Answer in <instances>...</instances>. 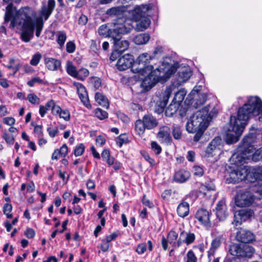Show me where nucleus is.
<instances>
[{"label": "nucleus", "instance_id": "1", "mask_svg": "<svg viewBox=\"0 0 262 262\" xmlns=\"http://www.w3.org/2000/svg\"><path fill=\"white\" fill-rule=\"evenodd\" d=\"M55 6L54 0H49L47 6L42 7L40 16L34 19L35 12L31 8L26 7L19 10L11 4H9L6 9L4 25L10 21V28L17 27L21 31V38L25 42L30 41L34 36L36 30V36L39 37L43 27V17L47 20L52 13Z\"/></svg>", "mask_w": 262, "mask_h": 262}, {"label": "nucleus", "instance_id": "2", "mask_svg": "<svg viewBox=\"0 0 262 262\" xmlns=\"http://www.w3.org/2000/svg\"><path fill=\"white\" fill-rule=\"evenodd\" d=\"M260 115L259 121L262 123V101L257 97H250L247 103L240 107L237 116L230 117V124L226 134L228 144L236 142L242 135L251 116Z\"/></svg>", "mask_w": 262, "mask_h": 262}, {"label": "nucleus", "instance_id": "3", "mask_svg": "<svg viewBox=\"0 0 262 262\" xmlns=\"http://www.w3.org/2000/svg\"><path fill=\"white\" fill-rule=\"evenodd\" d=\"M178 68L177 64L171 66L163 63L159 68L153 70L152 66H147V70L143 71L144 74L137 73L138 78L142 80L141 86L146 90H149L158 82H164L174 73Z\"/></svg>", "mask_w": 262, "mask_h": 262}, {"label": "nucleus", "instance_id": "4", "mask_svg": "<svg viewBox=\"0 0 262 262\" xmlns=\"http://www.w3.org/2000/svg\"><path fill=\"white\" fill-rule=\"evenodd\" d=\"M177 64L179 69L177 75L176 79L173 82V84L166 87L165 90L161 92L159 94V99L157 101L156 106V112L160 114L162 113L166 106L169 97L173 91L174 87H178L186 82L191 76L192 71L190 68L188 67H179L178 63H174L173 65ZM169 65L172 66V64ZM177 70H176L177 71Z\"/></svg>", "mask_w": 262, "mask_h": 262}, {"label": "nucleus", "instance_id": "5", "mask_svg": "<svg viewBox=\"0 0 262 262\" xmlns=\"http://www.w3.org/2000/svg\"><path fill=\"white\" fill-rule=\"evenodd\" d=\"M251 141V137L246 136L244 138L243 147L233 154L230 159L232 164L238 166L251 159L255 162L262 159V147L254 151V147L249 145Z\"/></svg>", "mask_w": 262, "mask_h": 262}, {"label": "nucleus", "instance_id": "6", "mask_svg": "<svg viewBox=\"0 0 262 262\" xmlns=\"http://www.w3.org/2000/svg\"><path fill=\"white\" fill-rule=\"evenodd\" d=\"M209 108L205 106L194 113L189 119L186 125L188 132H193L196 128L206 129L211 119Z\"/></svg>", "mask_w": 262, "mask_h": 262}, {"label": "nucleus", "instance_id": "7", "mask_svg": "<svg viewBox=\"0 0 262 262\" xmlns=\"http://www.w3.org/2000/svg\"><path fill=\"white\" fill-rule=\"evenodd\" d=\"M153 58V57L147 53L140 54L134 62L132 67V71L135 73H142L144 74L143 71L147 70V66H151L147 64Z\"/></svg>", "mask_w": 262, "mask_h": 262}, {"label": "nucleus", "instance_id": "8", "mask_svg": "<svg viewBox=\"0 0 262 262\" xmlns=\"http://www.w3.org/2000/svg\"><path fill=\"white\" fill-rule=\"evenodd\" d=\"M254 196L249 191H239L235 198V204L238 207H247L252 205Z\"/></svg>", "mask_w": 262, "mask_h": 262}, {"label": "nucleus", "instance_id": "9", "mask_svg": "<svg viewBox=\"0 0 262 262\" xmlns=\"http://www.w3.org/2000/svg\"><path fill=\"white\" fill-rule=\"evenodd\" d=\"M249 170V167L239 166L236 169L232 170L229 174V178L227 179L228 183H238L246 177V172Z\"/></svg>", "mask_w": 262, "mask_h": 262}, {"label": "nucleus", "instance_id": "10", "mask_svg": "<svg viewBox=\"0 0 262 262\" xmlns=\"http://www.w3.org/2000/svg\"><path fill=\"white\" fill-rule=\"evenodd\" d=\"M47 106L52 107V114L54 116H58L61 119L66 121L70 120L71 115L70 112L67 109H62L58 105L56 104L55 102L51 99V101L48 103Z\"/></svg>", "mask_w": 262, "mask_h": 262}, {"label": "nucleus", "instance_id": "11", "mask_svg": "<svg viewBox=\"0 0 262 262\" xmlns=\"http://www.w3.org/2000/svg\"><path fill=\"white\" fill-rule=\"evenodd\" d=\"M73 85L77 90V93L79 96L81 101L88 108H91V105L90 103L88 93L85 88L83 84L79 82H74Z\"/></svg>", "mask_w": 262, "mask_h": 262}, {"label": "nucleus", "instance_id": "12", "mask_svg": "<svg viewBox=\"0 0 262 262\" xmlns=\"http://www.w3.org/2000/svg\"><path fill=\"white\" fill-rule=\"evenodd\" d=\"M134 63L133 56L125 54L118 59L116 66L119 70L124 71L130 67L132 68Z\"/></svg>", "mask_w": 262, "mask_h": 262}, {"label": "nucleus", "instance_id": "13", "mask_svg": "<svg viewBox=\"0 0 262 262\" xmlns=\"http://www.w3.org/2000/svg\"><path fill=\"white\" fill-rule=\"evenodd\" d=\"M136 22V29L138 31H143L146 29L150 24V19L142 13H138L135 16Z\"/></svg>", "mask_w": 262, "mask_h": 262}, {"label": "nucleus", "instance_id": "14", "mask_svg": "<svg viewBox=\"0 0 262 262\" xmlns=\"http://www.w3.org/2000/svg\"><path fill=\"white\" fill-rule=\"evenodd\" d=\"M229 214L224 199L219 201L216 207V215L220 221H224Z\"/></svg>", "mask_w": 262, "mask_h": 262}, {"label": "nucleus", "instance_id": "15", "mask_svg": "<svg viewBox=\"0 0 262 262\" xmlns=\"http://www.w3.org/2000/svg\"><path fill=\"white\" fill-rule=\"evenodd\" d=\"M236 238L240 242L249 243L255 240V235L250 231L241 229L237 232Z\"/></svg>", "mask_w": 262, "mask_h": 262}, {"label": "nucleus", "instance_id": "16", "mask_svg": "<svg viewBox=\"0 0 262 262\" xmlns=\"http://www.w3.org/2000/svg\"><path fill=\"white\" fill-rule=\"evenodd\" d=\"M157 138L163 143H169L171 141L170 129L167 126L161 127L157 135Z\"/></svg>", "mask_w": 262, "mask_h": 262}, {"label": "nucleus", "instance_id": "17", "mask_svg": "<svg viewBox=\"0 0 262 262\" xmlns=\"http://www.w3.org/2000/svg\"><path fill=\"white\" fill-rule=\"evenodd\" d=\"M132 29V25L130 23L125 21L123 24H118L113 29V31L114 34L117 35L118 37H120V35L129 33Z\"/></svg>", "mask_w": 262, "mask_h": 262}, {"label": "nucleus", "instance_id": "18", "mask_svg": "<svg viewBox=\"0 0 262 262\" xmlns=\"http://www.w3.org/2000/svg\"><path fill=\"white\" fill-rule=\"evenodd\" d=\"M196 219L202 224L208 226L210 224V214L205 209H199L195 215Z\"/></svg>", "mask_w": 262, "mask_h": 262}, {"label": "nucleus", "instance_id": "19", "mask_svg": "<svg viewBox=\"0 0 262 262\" xmlns=\"http://www.w3.org/2000/svg\"><path fill=\"white\" fill-rule=\"evenodd\" d=\"M142 120L145 124L147 129L150 130L156 127L158 125L157 119L151 115H144Z\"/></svg>", "mask_w": 262, "mask_h": 262}, {"label": "nucleus", "instance_id": "20", "mask_svg": "<svg viewBox=\"0 0 262 262\" xmlns=\"http://www.w3.org/2000/svg\"><path fill=\"white\" fill-rule=\"evenodd\" d=\"M114 40V46L115 52L118 53H122L128 47L129 43L126 40H121L120 37H118L116 39Z\"/></svg>", "mask_w": 262, "mask_h": 262}, {"label": "nucleus", "instance_id": "21", "mask_svg": "<svg viewBox=\"0 0 262 262\" xmlns=\"http://www.w3.org/2000/svg\"><path fill=\"white\" fill-rule=\"evenodd\" d=\"M200 91V89H198L196 86L194 87V89L191 91L190 93L188 96L187 99H192L193 98L192 97V96L195 95V94L197 95L198 97H199L197 99V101L195 103V106L198 107L199 105H202L204 104L207 99V95L205 94H203L201 95H199L198 92Z\"/></svg>", "mask_w": 262, "mask_h": 262}, {"label": "nucleus", "instance_id": "22", "mask_svg": "<svg viewBox=\"0 0 262 262\" xmlns=\"http://www.w3.org/2000/svg\"><path fill=\"white\" fill-rule=\"evenodd\" d=\"M98 34L103 37H110L113 39H116L117 38V35L114 34L113 29L111 30L108 28L107 26L105 24L100 26L97 31Z\"/></svg>", "mask_w": 262, "mask_h": 262}, {"label": "nucleus", "instance_id": "23", "mask_svg": "<svg viewBox=\"0 0 262 262\" xmlns=\"http://www.w3.org/2000/svg\"><path fill=\"white\" fill-rule=\"evenodd\" d=\"M190 176L189 171L181 169L175 173L173 179L176 182L184 183L189 178Z\"/></svg>", "mask_w": 262, "mask_h": 262}, {"label": "nucleus", "instance_id": "24", "mask_svg": "<svg viewBox=\"0 0 262 262\" xmlns=\"http://www.w3.org/2000/svg\"><path fill=\"white\" fill-rule=\"evenodd\" d=\"M45 63L46 67L51 71L57 70L61 65V62L59 60L53 58H46Z\"/></svg>", "mask_w": 262, "mask_h": 262}, {"label": "nucleus", "instance_id": "25", "mask_svg": "<svg viewBox=\"0 0 262 262\" xmlns=\"http://www.w3.org/2000/svg\"><path fill=\"white\" fill-rule=\"evenodd\" d=\"M223 241V238L221 237H215L211 242V247L208 251V258L211 261V256H213L215 250L217 249L221 245Z\"/></svg>", "mask_w": 262, "mask_h": 262}, {"label": "nucleus", "instance_id": "26", "mask_svg": "<svg viewBox=\"0 0 262 262\" xmlns=\"http://www.w3.org/2000/svg\"><path fill=\"white\" fill-rule=\"evenodd\" d=\"M177 212L179 216L184 217L188 215L189 212V206L187 202L180 203L177 208Z\"/></svg>", "mask_w": 262, "mask_h": 262}, {"label": "nucleus", "instance_id": "27", "mask_svg": "<svg viewBox=\"0 0 262 262\" xmlns=\"http://www.w3.org/2000/svg\"><path fill=\"white\" fill-rule=\"evenodd\" d=\"M230 254L237 257H243V245L234 244L230 246L229 248Z\"/></svg>", "mask_w": 262, "mask_h": 262}, {"label": "nucleus", "instance_id": "28", "mask_svg": "<svg viewBox=\"0 0 262 262\" xmlns=\"http://www.w3.org/2000/svg\"><path fill=\"white\" fill-rule=\"evenodd\" d=\"M257 171V169L255 168L251 169L249 167L248 171L246 172V177L245 179L250 183L254 182L259 177Z\"/></svg>", "mask_w": 262, "mask_h": 262}, {"label": "nucleus", "instance_id": "29", "mask_svg": "<svg viewBox=\"0 0 262 262\" xmlns=\"http://www.w3.org/2000/svg\"><path fill=\"white\" fill-rule=\"evenodd\" d=\"M150 36L147 33H142L136 35L133 39V41L137 45L146 44L149 40Z\"/></svg>", "mask_w": 262, "mask_h": 262}, {"label": "nucleus", "instance_id": "30", "mask_svg": "<svg viewBox=\"0 0 262 262\" xmlns=\"http://www.w3.org/2000/svg\"><path fill=\"white\" fill-rule=\"evenodd\" d=\"M146 129L145 127V124L143 120L141 119H138L135 122V131L137 135L139 136H142Z\"/></svg>", "mask_w": 262, "mask_h": 262}, {"label": "nucleus", "instance_id": "31", "mask_svg": "<svg viewBox=\"0 0 262 262\" xmlns=\"http://www.w3.org/2000/svg\"><path fill=\"white\" fill-rule=\"evenodd\" d=\"M187 91L184 89H180L175 94L174 97L172 101L174 102L176 104H178L179 105H180L181 103L184 100Z\"/></svg>", "mask_w": 262, "mask_h": 262}, {"label": "nucleus", "instance_id": "32", "mask_svg": "<svg viewBox=\"0 0 262 262\" xmlns=\"http://www.w3.org/2000/svg\"><path fill=\"white\" fill-rule=\"evenodd\" d=\"M96 101L101 105L108 108V102L107 99L102 94L100 93H96L95 94Z\"/></svg>", "mask_w": 262, "mask_h": 262}, {"label": "nucleus", "instance_id": "33", "mask_svg": "<svg viewBox=\"0 0 262 262\" xmlns=\"http://www.w3.org/2000/svg\"><path fill=\"white\" fill-rule=\"evenodd\" d=\"M179 106L180 105H179L178 104H176L172 101L170 105L168 106V107L166 109V115L168 117L172 116L173 114L176 113L179 107Z\"/></svg>", "mask_w": 262, "mask_h": 262}, {"label": "nucleus", "instance_id": "34", "mask_svg": "<svg viewBox=\"0 0 262 262\" xmlns=\"http://www.w3.org/2000/svg\"><path fill=\"white\" fill-rule=\"evenodd\" d=\"M238 214L242 217V220L245 221L254 216V211L251 209L242 210L238 211Z\"/></svg>", "mask_w": 262, "mask_h": 262}, {"label": "nucleus", "instance_id": "35", "mask_svg": "<svg viewBox=\"0 0 262 262\" xmlns=\"http://www.w3.org/2000/svg\"><path fill=\"white\" fill-rule=\"evenodd\" d=\"M66 71L68 74L70 76L76 77L78 71H77L76 67L71 61H68L66 64Z\"/></svg>", "mask_w": 262, "mask_h": 262}, {"label": "nucleus", "instance_id": "36", "mask_svg": "<svg viewBox=\"0 0 262 262\" xmlns=\"http://www.w3.org/2000/svg\"><path fill=\"white\" fill-rule=\"evenodd\" d=\"M243 257H250L254 253V249L249 245H243Z\"/></svg>", "mask_w": 262, "mask_h": 262}, {"label": "nucleus", "instance_id": "37", "mask_svg": "<svg viewBox=\"0 0 262 262\" xmlns=\"http://www.w3.org/2000/svg\"><path fill=\"white\" fill-rule=\"evenodd\" d=\"M89 70L85 68H82L78 71L75 78L80 80H83L89 76Z\"/></svg>", "mask_w": 262, "mask_h": 262}, {"label": "nucleus", "instance_id": "38", "mask_svg": "<svg viewBox=\"0 0 262 262\" xmlns=\"http://www.w3.org/2000/svg\"><path fill=\"white\" fill-rule=\"evenodd\" d=\"M57 43L62 47L67 39V35L64 31H58L57 33Z\"/></svg>", "mask_w": 262, "mask_h": 262}, {"label": "nucleus", "instance_id": "39", "mask_svg": "<svg viewBox=\"0 0 262 262\" xmlns=\"http://www.w3.org/2000/svg\"><path fill=\"white\" fill-rule=\"evenodd\" d=\"M27 99L30 103L34 105H37L40 103V98L34 93L28 94Z\"/></svg>", "mask_w": 262, "mask_h": 262}, {"label": "nucleus", "instance_id": "40", "mask_svg": "<svg viewBox=\"0 0 262 262\" xmlns=\"http://www.w3.org/2000/svg\"><path fill=\"white\" fill-rule=\"evenodd\" d=\"M211 191L215 190V185L213 182H210L206 184H202L200 187V190L201 192H203L205 193V191Z\"/></svg>", "mask_w": 262, "mask_h": 262}, {"label": "nucleus", "instance_id": "41", "mask_svg": "<svg viewBox=\"0 0 262 262\" xmlns=\"http://www.w3.org/2000/svg\"><path fill=\"white\" fill-rule=\"evenodd\" d=\"M42 57L41 54L37 52L35 54H34L30 60V63L31 65L33 66H37L39 62H40L41 59Z\"/></svg>", "mask_w": 262, "mask_h": 262}, {"label": "nucleus", "instance_id": "42", "mask_svg": "<svg viewBox=\"0 0 262 262\" xmlns=\"http://www.w3.org/2000/svg\"><path fill=\"white\" fill-rule=\"evenodd\" d=\"M178 237V233L174 231H170L167 235V241L170 244H174L175 243V241L177 239Z\"/></svg>", "mask_w": 262, "mask_h": 262}, {"label": "nucleus", "instance_id": "43", "mask_svg": "<svg viewBox=\"0 0 262 262\" xmlns=\"http://www.w3.org/2000/svg\"><path fill=\"white\" fill-rule=\"evenodd\" d=\"M123 11V8L121 7H113L106 11L107 15H119L120 13Z\"/></svg>", "mask_w": 262, "mask_h": 262}, {"label": "nucleus", "instance_id": "44", "mask_svg": "<svg viewBox=\"0 0 262 262\" xmlns=\"http://www.w3.org/2000/svg\"><path fill=\"white\" fill-rule=\"evenodd\" d=\"M95 116L100 120L105 119L107 117V113L106 112L99 108L95 110Z\"/></svg>", "mask_w": 262, "mask_h": 262}, {"label": "nucleus", "instance_id": "45", "mask_svg": "<svg viewBox=\"0 0 262 262\" xmlns=\"http://www.w3.org/2000/svg\"><path fill=\"white\" fill-rule=\"evenodd\" d=\"M206 129L202 128H196L194 131L193 132H189V133H195V136H194L193 140L194 141H198L202 136L204 131Z\"/></svg>", "mask_w": 262, "mask_h": 262}, {"label": "nucleus", "instance_id": "46", "mask_svg": "<svg viewBox=\"0 0 262 262\" xmlns=\"http://www.w3.org/2000/svg\"><path fill=\"white\" fill-rule=\"evenodd\" d=\"M222 142V140L220 137H215L212 141L210 142L211 147L213 146L214 149H220V146Z\"/></svg>", "mask_w": 262, "mask_h": 262}, {"label": "nucleus", "instance_id": "47", "mask_svg": "<svg viewBox=\"0 0 262 262\" xmlns=\"http://www.w3.org/2000/svg\"><path fill=\"white\" fill-rule=\"evenodd\" d=\"M12 207L10 204L6 203L3 207V211L4 214L7 215L8 218H11L12 216L11 212L12 211Z\"/></svg>", "mask_w": 262, "mask_h": 262}, {"label": "nucleus", "instance_id": "48", "mask_svg": "<svg viewBox=\"0 0 262 262\" xmlns=\"http://www.w3.org/2000/svg\"><path fill=\"white\" fill-rule=\"evenodd\" d=\"M3 138L9 144H12L14 142V138L13 136L8 134L6 130L3 133Z\"/></svg>", "mask_w": 262, "mask_h": 262}, {"label": "nucleus", "instance_id": "49", "mask_svg": "<svg viewBox=\"0 0 262 262\" xmlns=\"http://www.w3.org/2000/svg\"><path fill=\"white\" fill-rule=\"evenodd\" d=\"M50 101H51V100L48 101L45 106L44 105H40L39 106V114L41 117H43L45 116V115L47 113V112L48 110H51L52 111V107H49L47 106L48 103H49Z\"/></svg>", "mask_w": 262, "mask_h": 262}, {"label": "nucleus", "instance_id": "50", "mask_svg": "<svg viewBox=\"0 0 262 262\" xmlns=\"http://www.w3.org/2000/svg\"><path fill=\"white\" fill-rule=\"evenodd\" d=\"M127 141L128 137L126 134L120 135L116 140L117 143L119 146H121L123 144L127 143Z\"/></svg>", "mask_w": 262, "mask_h": 262}, {"label": "nucleus", "instance_id": "51", "mask_svg": "<svg viewBox=\"0 0 262 262\" xmlns=\"http://www.w3.org/2000/svg\"><path fill=\"white\" fill-rule=\"evenodd\" d=\"M173 136L176 139H180L182 136V132L179 126H174L172 130Z\"/></svg>", "mask_w": 262, "mask_h": 262}, {"label": "nucleus", "instance_id": "52", "mask_svg": "<svg viewBox=\"0 0 262 262\" xmlns=\"http://www.w3.org/2000/svg\"><path fill=\"white\" fill-rule=\"evenodd\" d=\"M151 148L156 154L159 155L161 152L162 149L161 146L156 141H152L151 143Z\"/></svg>", "mask_w": 262, "mask_h": 262}, {"label": "nucleus", "instance_id": "53", "mask_svg": "<svg viewBox=\"0 0 262 262\" xmlns=\"http://www.w3.org/2000/svg\"><path fill=\"white\" fill-rule=\"evenodd\" d=\"M84 150V146L82 144H80L75 147L74 155L78 157L82 155Z\"/></svg>", "mask_w": 262, "mask_h": 262}, {"label": "nucleus", "instance_id": "54", "mask_svg": "<svg viewBox=\"0 0 262 262\" xmlns=\"http://www.w3.org/2000/svg\"><path fill=\"white\" fill-rule=\"evenodd\" d=\"M35 83L42 84L43 83V81L39 77H35L27 82L28 85L30 87L33 86Z\"/></svg>", "mask_w": 262, "mask_h": 262}, {"label": "nucleus", "instance_id": "55", "mask_svg": "<svg viewBox=\"0 0 262 262\" xmlns=\"http://www.w3.org/2000/svg\"><path fill=\"white\" fill-rule=\"evenodd\" d=\"M76 49V46L74 42L69 41L66 45V50L69 53H73Z\"/></svg>", "mask_w": 262, "mask_h": 262}, {"label": "nucleus", "instance_id": "56", "mask_svg": "<svg viewBox=\"0 0 262 262\" xmlns=\"http://www.w3.org/2000/svg\"><path fill=\"white\" fill-rule=\"evenodd\" d=\"M194 174L198 177L202 176L204 174L203 168L199 166H194L193 167Z\"/></svg>", "mask_w": 262, "mask_h": 262}, {"label": "nucleus", "instance_id": "57", "mask_svg": "<svg viewBox=\"0 0 262 262\" xmlns=\"http://www.w3.org/2000/svg\"><path fill=\"white\" fill-rule=\"evenodd\" d=\"M3 122L9 126H12L15 123V119L12 117H5L3 119Z\"/></svg>", "mask_w": 262, "mask_h": 262}, {"label": "nucleus", "instance_id": "58", "mask_svg": "<svg viewBox=\"0 0 262 262\" xmlns=\"http://www.w3.org/2000/svg\"><path fill=\"white\" fill-rule=\"evenodd\" d=\"M195 239V235L193 233H187L186 236L185 237V242L186 244L189 245L193 242Z\"/></svg>", "mask_w": 262, "mask_h": 262}, {"label": "nucleus", "instance_id": "59", "mask_svg": "<svg viewBox=\"0 0 262 262\" xmlns=\"http://www.w3.org/2000/svg\"><path fill=\"white\" fill-rule=\"evenodd\" d=\"M142 155L144 157V159L147 162H148L151 165H155V160L149 156V154L147 152L143 151L142 152Z\"/></svg>", "mask_w": 262, "mask_h": 262}, {"label": "nucleus", "instance_id": "60", "mask_svg": "<svg viewBox=\"0 0 262 262\" xmlns=\"http://www.w3.org/2000/svg\"><path fill=\"white\" fill-rule=\"evenodd\" d=\"M243 221V220H242V217L239 215L238 212L237 213H236L234 214V220L232 222V224L236 226L238 225H240Z\"/></svg>", "mask_w": 262, "mask_h": 262}, {"label": "nucleus", "instance_id": "61", "mask_svg": "<svg viewBox=\"0 0 262 262\" xmlns=\"http://www.w3.org/2000/svg\"><path fill=\"white\" fill-rule=\"evenodd\" d=\"M187 262H196V258L192 250H190L187 254Z\"/></svg>", "mask_w": 262, "mask_h": 262}, {"label": "nucleus", "instance_id": "62", "mask_svg": "<svg viewBox=\"0 0 262 262\" xmlns=\"http://www.w3.org/2000/svg\"><path fill=\"white\" fill-rule=\"evenodd\" d=\"M146 250V245L142 243V244H139L137 248V249H136V252L139 254H142L143 253H144Z\"/></svg>", "mask_w": 262, "mask_h": 262}, {"label": "nucleus", "instance_id": "63", "mask_svg": "<svg viewBox=\"0 0 262 262\" xmlns=\"http://www.w3.org/2000/svg\"><path fill=\"white\" fill-rule=\"evenodd\" d=\"M142 203L146 206L148 207L149 208H152L154 207L153 203L150 202L145 195H144L142 199Z\"/></svg>", "mask_w": 262, "mask_h": 262}, {"label": "nucleus", "instance_id": "64", "mask_svg": "<svg viewBox=\"0 0 262 262\" xmlns=\"http://www.w3.org/2000/svg\"><path fill=\"white\" fill-rule=\"evenodd\" d=\"M61 157H66L68 152V146L64 144L59 150Z\"/></svg>", "mask_w": 262, "mask_h": 262}]
</instances>
